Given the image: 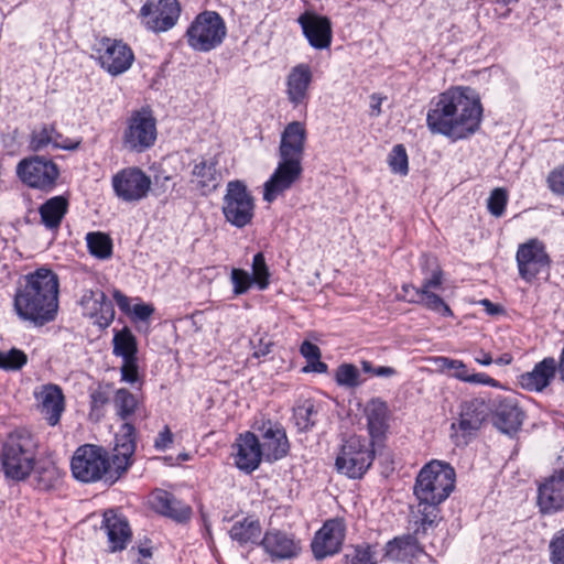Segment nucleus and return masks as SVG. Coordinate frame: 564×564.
<instances>
[{"label": "nucleus", "instance_id": "nucleus-1", "mask_svg": "<svg viewBox=\"0 0 564 564\" xmlns=\"http://www.w3.org/2000/svg\"><path fill=\"white\" fill-rule=\"evenodd\" d=\"M481 117L482 107L476 91L470 87H455L431 102L426 124L432 133L457 141L474 134Z\"/></svg>", "mask_w": 564, "mask_h": 564}, {"label": "nucleus", "instance_id": "nucleus-2", "mask_svg": "<svg viewBox=\"0 0 564 564\" xmlns=\"http://www.w3.org/2000/svg\"><path fill=\"white\" fill-rule=\"evenodd\" d=\"M58 275L46 267L23 276L14 295L17 315L35 326H43L55 319L58 311Z\"/></svg>", "mask_w": 564, "mask_h": 564}, {"label": "nucleus", "instance_id": "nucleus-3", "mask_svg": "<svg viewBox=\"0 0 564 564\" xmlns=\"http://www.w3.org/2000/svg\"><path fill=\"white\" fill-rule=\"evenodd\" d=\"M455 470L448 464L433 460L426 464L416 477L414 495L419 500L413 521L425 532L433 528L440 517L438 506L455 487Z\"/></svg>", "mask_w": 564, "mask_h": 564}, {"label": "nucleus", "instance_id": "nucleus-4", "mask_svg": "<svg viewBox=\"0 0 564 564\" xmlns=\"http://www.w3.org/2000/svg\"><path fill=\"white\" fill-rule=\"evenodd\" d=\"M306 137L305 126L300 121H292L284 128L279 145L278 166L263 185L265 202L272 203L301 178Z\"/></svg>", "mask_w": 564, "mask_h": 564}, {"label": "nucleus", "instance_id": "nucleus-5", "mask_svg": "<svg viewBox=\"0 0 564 564\" xmlns=\"http://www.w3.org/2000/svg\"><path fill=\"white\" fill-rule=\"evenodd\" d=\"M36 443L26 430H15L8 435L1 452L2 470L7 478L25 479L34 469Z\"/></svg>", "mask_w": 564, "mask_h": 564}, {"label": "nucleus", "instance_id": "nucleus-6", "mask_svg": "<svg viewBox=\"0 0 564 564\" xmlns=\"http://www.w3.org/2000/svg\"><path fill=\"white\" fill-rule=\"evenodd\" d=\"M373 442L352 435L340 446L335 466L338 473L351 479L361 478L372 465Z\"/></svg>", "mask_w": 564, "mask_h": 564}, {"label": "nucleus", "instance_id": "nucleus-7", "mask_svg": "<svg viewBox=\"0 0 564 564\" xmlns=\"http://www.w3.org/2000/svg\"><path fill=\"white\" fill-rule=\"evenodd\" d=\"M227 34L224 19L216 11L200 12L186 31L188 45L198 52H209L219 46Z\"/></svg>", "mask_w": 564, "mask_h": 564}, {"label": "nucleus", "instance_id": "nucleus-8", "mask_svg": "<svg viewBox=\"0 0 564 564\" xmlns=\"http://www.w3.org/2000/svg\"><path fill=\"white\" fill-rule=\"evenodd\" d=\"M156 120L150 110L141 109L131 112L122 134V145L130 152L142 153L150 149L156 140Z\"/></svg>", "mask_w": 564, "mask_h": 564}, {"label": "nucleus", "instance_id": "nucleus-9", "mask_svg": "<svg viewBox=\"0 0 564 564\" xmlns=\"http://www.w3.org/2000/svg\"><path fill=\"white\" fill-rule=\"evenodd\" d=\"M254 207V198L243 182L231 181L227 184L223 199V214L229 224L237 228L251 224Z\"/></svg>", "mask_w": 564, "mask_h": 564}, {"label": "nucleus", "instance_id": "nucleus-10", "mask_svg": "<svg viewBox=\"0 0 564 564\" xmlns=\"http://www.w3.org/2000/svg\"><path fill=\"white\" fill-rule=\"evenodd\" d=\"M70 469L74 478L82 482H106L107 452L93 444L79 446L73 455Z\"/></svg>", "mask_w": 564, "mask_h": 564}, {"label": "nucleus", "instance_id": "nucleus-11", "mask_svg": "<svg viewBox=\"0 0 564 564\" xmlns=\"http://www.w3.org/2000/svg\"><path fill=\"white\" fill-rule=\"evenodd\" d=\"M516 261L520 278L528 283L541 273L547 274L552 263L545 245L538 238L519 245Z\"/></svg>", "mask_w": 564, "mask_h": 564}, {"label": "nucleus", "instance_id": "nucleus-12", "mask_svg": "<svg viewBox=\"0 0 564 564\" xmlns=\"http://www.w3.org/2000/svg\"><path fill=\"white\" fill-rule=\"evenodd\" d=\"M17 174L28 186L50 192L55 186L59 171L53 161L43 156H32L19 162Z\"/></svg>", "mask_w": 564, "mask_h": 564}, {"label": "nucleus", "instance_id": "nucleus-13", "mask_svg": "<svg viewBox=\"0 0 564 564\" xmlns=\"http://www.w3.org/2000/svg\"><path fill=\"white\" fill-rule=\"evenodd\" d=\"M181 6L177 0H148L140 10L143 25L154 33L171 30L178 21Z\"/></svg>", "mask_w": 564, "mask_h": 564}, {"label": "nucleus", "instance_id": "nucleus-14", "mask_svg": "<svg viewBox=\"0 0 564 564\" xmlns=\"http://www.w3.org/2000/svg\"><path fill=\"white\" fill-rule=\"evenodd\" d=\"M134 432V426L131 423H123L120 434L116 436L115 454L111 460L107 456V484H115L131 465V456L135 449Z\"/></svg>", "mask_w": 564, "mask_h": 564}, {"label": "nucleus", "instance_id": "nucleus-15", "mask_svg": "<svg viewBox=\"0 0 564 564\" xmlns=\"http://www.w3.org/2000/svg\"><path fill=\"white\" fill-rule=\"evenodd\" d=\"M96 52L101 67L113 76L127 72L134 61L132 50L121 40L102 37Z\"/></svg>", "mask_w": 564, "mask_h": 564}, {"label": "nucleus", "instance_id": "nucleus-16", "mask_svg": "<svg viewBox=\"0 0 564 564\" xmlns=\"http://www.w3.org/2000/svg\"><path fill=\"white\" fill-rule=\"evenodd\" d=\"M536 505L544 516L564 511V468L555 469L539 484Z\"/></svg>", "mask_w": 564, "mask_h": 564}, {"label": "nucleus", "instance_id": "nucleus-17", "mask_svg": "<svg viewBox=\"0 0 564 564\" xmlns=\"http://www.w3.org/2000/svg\"><path fill=\"white\" fill-rule=\"evenodd\" d=\"M150 186V177L137 167L122 170L112 177L113 191L124 202H137L144 198Z\"/></svg>", "mask_w": 564, "mask_h": 564}, {"label": "nucleus", "instance_id": "nucleus-18", "mask_svg": "<svg viewBox=\"0 0 564 564\" xmlns=\"http://www.w3.org/2000/svg\"><path fill=\"white\" fill-rule=\"evenodd\" d=\"M345 539V524L341 519L327 520L312 541V551L317 560L339 552Z\"/></svg>", "mask_w": 564, "mask_h": 564}, {"label": "nucleus", "instance_id": "nucleus-19", "mask_svg": "<svg viewBox=\"0 0 564 564\" xmlns=\"http://www.w3.org/2000/svg\"><path fill=\"white\" fill-rule=\"evenodd\" d=\"M83 315L94 319L100 328H107L115 318L112 302L100 290H85L79 300Z\"/></svg>", "mask_w": 564, "mask_h": 564}, {"label": "nucleus", "instance_id": "nucleus-20", "mask_svg": "<svg viewBox=\"0 0 564 564\" xmlns=\"http://www.w3.org/2000/svg\"><path fill=\"white\" fill-rule=\"evenodd\" d=\"M259 430L261 432L260 448L265 460L275 462L288 455L290 444L280 424L268 421Z\"/></svg>", "mask_w": 564, "mask_h": 564}, {"label": "nucleus", "instance_id": "nucleus-21", "mask_svg": "<svg viewBox=\"0 0 564 564\" xmlns=\"http://www.w3.org/2000/svg\"><path fill=\"white\" fill-rule=\"evenodd\" d=\"M310 45L316 50H324L332 43V23L327 17L304 12L297 19Z\"/></svg>", "mask_w": 564, "mask_h": 564}, {"label": "nucleus", "instance_id": "nucleus-22", "mask_svg": "<svg viewBox=\"0 0 564 564\" xmlns=\"http://www.w3.org/2000/svg\"><path fill=\"white\" fill-rule=\"evenodd\" d=\"M260 545L272 560H286L296 556L301 550L294 535L279 529L268 530Z\"/></svg>", "mask_w": 564, "mask_h": 564}, {"label": "nucleus", "instance_id": "nucleus-23", "mask_svg": "<svg viewBox=\"0 0 564 564\" xmlns=\"http://www.w3.org/2000/svg\"><path fill=\"white\" fill-rule=\"evenodd\" d=\"M411 523H413V535L394 538L393 540L389 541L384 546V557L392 561L405 562L415 557L419 553L422 552L417 539L421 535L426 534L427 531L423 532L421 524H416L413 521V518L411 519Z\"/></svg>", "mask_w": 564, "mask_h": 564}, {"label": "nucleus", "instance_id": "nucleus-24", "mask_svg": "<svg viewBox=\"0 0 564 564\" xmlns=\"http://www.w3.org/2000/svg\"><path fill=\"white\" fill-rule=\"evenodd\" d=\"M101 528L107 534L108 547L112 553L124 550L131 540L132 532L128 520L113 510L105 511Z\"/></svg>", "mask_w": 564, "mask_h": 564}, {"label": "nucleus", "instance_id": "nucleus-25", "mask_svg": "<svg viewBox=\"0 0 564 564\" xmlns=\"http://www.w3.org/2000/svg\"><path fill=\"white\" fill-rule=\"evenodd\" d=\"M237 453L235 455L236 466L248 474L256 470L262 459L260 440L252 432L239 435L236 441Z\"/></svg>", "mask_w": 564, "mask_h": 564}, {"label": "nucleus", "instance_id": "nucleus-26", "mask_svg": "<svg viewBox=\"0 0 564 564\" xmlns=\"http://www.w3.org/2000/svg\"><path fill=\"white\" fill-rule=\"evenodd\" d=\"M557 371V361L553 357H546L538 362L529 372L520 376V384L528 391L541 392L552 380Z\"/></svg>", "mask_w": 564, "mask_h": 564}, {"label": "nucleus", "instance_id": "nucleus-27", "mask_svg": "<svg viewBox=\"0 0 564 564\" xmlns=\"http://www.w3.org/2000/svg\"><path fill=\"white\" fill-rule=\"evenodd\" d=\"M36 398L42 415L50 425H56L65 409L62 389L56 384H46L42 388Z\"/></svg>", "mask_w": 564, "mask_h": 564}, {"label": "nucleus", "instance_id": "nucleus-28", "mask_svg": "<svg viewBox=\"0 0 564 564\" xmlns=\"http://www.w3.org/2000/svg\"><path fill=\"white\" fill-rule=\"evenodd\" d=\"M152 506L162 516L180 523L189 520L192 514V508L188 505L164 490H158L153 494Z\"/></svg>", "mask_w": 564, "mask_h": 564}, {"label": "nucleus", "instance_id": "nucleus-29", "mask_svg": "<svg viewBox=\"0 0 564 564\" xmlns=\"http://www.w3.org/2000/svg\"><path fill=\"white\" fill-rule=\"evenodd\" d=\"M495 419L497 427L506 434L517 432L523 423L524 413L518 405L514 398H503L499 400Z\"/></svg>", "mask_w": 564, "mask_h": 564}, {"label": "nucleus", "instance_id": "nucleus-30", "mask_svg": "<svg viewBox=\"0 0 564 564\" xmlns=\"http://www.w3.org/2000/svg\"><path fill=\"white\" fill-rule=\"evenodd\" d=\"M311 82L312 72L307 64H299L291 69L286 80V94L294 107L306 100Z\"/></svg>", "mask_w": 564, "mask_h": 564}, {"label": "nucleus", "instance_id": "nucleus-31", "mask_svg": "<svg viewBox=\"0 0 564 564\" xmlns=\"http://www.w3.org/2000/svg\"><path fill=\"white\" fill-rule=\"evenodd\" d=\"M368 430L372 442L380 440L389 427V408L386 401L373 398L365 408Z\"/></svg>", "mask_w": 564, "mask_h": 564}, {"label": "nucleus", "instance_id": "nucleus-32", "mask_svg": "<svg viewBox=\"0 0 564 564\" xmlns=\"http://www.w3.org/2000/svg\"><path fill=\"white\" fill-rule=\"evenodd\" d=\"M489 408L484 399L475 398L462 404L459 427L470 434L480 429L486 420Z\"/></svg>", "mask_w": 564, "mask_h": 564}, {"label": "nucleus", "instance_id": "nucleus-33", "mask_svg": "<svg viewBox=\"0 0 564 564\" xmlns=\"http://www.w3.org/2000/svg\"><path fill=\"white\" fill-rule=\"evenodd\" d=\"M68 210V199L58 195L48 198L39 208L41 224L48 230H57Z\"/></svg>", "mask_w": 564, "mask_h": 564}, {"label": "nucleus", "instance_id": "nucleus-34", "mask_svg": "<svg viewBox=\"0 0 564 564\" xmlns=\"http://www.w3.org/2000/svg\"><path fill=\"white\" fill-rule=\"evenodd\" d=\"M262 529L258 520L245 518L242 521L234 523L229 531L231 540L238 542L240 545L248 543H257L260 539Z\"/></svg>", "mask_w": 564, "mask_h": 564}, {"label": "nucleus", "instance_id": "nucleus-35", "mask_svg": "<svg viewBox=\"0 0 564 564\" xmlns=\"http://www.w3.org/2000/svg\"><path fill=\"white\" fill-rule=\"evenodd\" d=\"M112 344L113 355L121 357L122 360L137 358V339L128 327L115 332Z\"/></svg>", "mask_w": 564, "mask_h": 564}, {"label": "nucleus", "instance_id": "nucleus-36", "mask_svg": "<svg viewBox=\"0 0 564 564\" xmlns=\"http://www.w3.org/2000/svg\"><path fill=\"white\" fill-rule=\"evenodd\" d=\"M33 470L35 486L40 490H51L58 486L62 480V470L52 463L40 465Z\"/></svg>", "mask_w": 564, "mask_h": 564}, {"label": "nucleus", "instance_id": "nucleus-37", "mask_svg": "<svg viewBox=\"0 0 564 564\" xmlns=\"http://www.w3.org/2000/svg\"><path fill=\"white\" fill-rule=\"evenodd\" d=\"M410 302L421 304L427 310L437 312L443 316L453 315L451 307L434 292L415 291Z\"/></svg>", "mask_w": 564, "mask_h": 564}, {"label": "nucleus", "instance_id": "nucleus-38", "mask_svg": "<svg viewBox=\"0 0 564 564\" xmlns=\"http://www.w3.org/2000/svg\"><path fill=\"white\" fill-rule=\"evenodd\" d=\"M113 405L117 415L122 421H128L137 410L138 400L129 390L121 388L115 393Z\"/></svg>", "mask_w": 564, "mask_h": 564}, {"label": "nucleus", "instance_id": "nucleus-39", "mask_svg": "<svg viewBox=\"0 0 564 564\" xmlns=\"http://www.w3.org/2000/svg\"><path fill=\"white\" fill-rule=\"evenodd\" d=\"M89 252L98 259H108L112 253V240L100 231L88 232L86 236Z\"/></svg>", "mask_w": 564, "mask_h": 564}, {"label": "nucleus", "instance_id": "nucleus-40", "mask_svg": "<svg viewBox=\"0 0 564 564\" xmlns=\"http://www.w3.org/2000/svg\"><path fill=\"white\" fill-rule=\"evenodd\" d=\"M335 381L339 387L356 389L365 382V379L361 378L360 371L355 365L345 362L337 367Z\"/></svg>", "mask_w": 564, "mask_h": 564}, {"label": "nucleus", "instance_id": "nucleus-41", "mask_svg": "<svg viewBox=\"0 0 564 564\" xmlns=\"http://www.w3.org/2000/svg\"><path fill=\"white\" fill-rule=\"evenodd\" d=\"M317 411L311 401L299 404L293 410V421L299 432H307L315 425Z\"/></svg>", "mask_w": 564, "mask_h": 564}, {"label": "nucleus", "instance_id": "nucleus-42", "mask_svg": "<svg viewBox=\"0 0 564 564\" xmlns=\"http://www.w3.org/2000/svg\"><path fill=\"white\" fill-rule=\"evenodd\" d=\"M193 176L202 188L214 189L217 186V173L214 163L203 161L196 164L193 169Z\"/></svg>", "mask_w": 564, "mask_h": 564}, {"label": "nucleus", "instance_id": "nucleus-43", "mask_svg": "<svg viewBox=\"0 0 564 564\" xmlns=\"http://www.w3.org/2000/svg\"><path fill=\"white\" fill-rule=\"evenodd\" d=\"M28 362V356L18 348L0 350V369L4 371H18Z\"/></svg>", "mask_w": 564, "mask_h": 564}, {"label": "nucleus", "instance_id": "nucleus-44", "mask_svg": "<svg viewBox=\"0 0 564 564\" xmlns=\"http://www.w3.org/2000/svg\"><path fill=\"white\" fill-rule=\"evenodd\" d=\"M375 554L369 544L356 545L345 554L344 564H377Z\"/></svg>", "mask_w": 564, "mask_h": 564}, {"label": "nucleus", "instance_id": "nucleus-45", "mask_svg": "<svg viewBox=\"0 0 564 564\" xmlns=\"http://www.w3.org/2000/svg\"><path fill=\"white\" fill-rule=\"evenodd\" d=\"M252 280L259 290H265L270 284V271L262 252L254 254L252 260Z\"/></svg>", "mask_w": 564, "mask_h": 564}, {"label": "nucleus", "instance_id": "nucleus-46", "mask_svg": "<svg viewBox=\"0 0 564 564\" xmlns=\"http://www.w3.org/2000/svg\"><path fill=\"white\" fill-rule=\"evenodd\" d=\"M388 163L393 173L406 175L409 172V161L406 150L403 144H397L392 148Z\"/></svg>", "mask_w": 564, "mask_h": 564}, {"label": "nucleus", "instance_id": "nucleus-47", "mask_svg": "<svg viewBox=\"0 0 564 564\" xmlns=\"http://www.w3.org/2000/svg\"><path fill=\"white\" fill-rule=\"evenodd\" d=\"M438 366L443 370H452V376L460 381L466 382L468 379V376L470 371L468 370L467 366L462 361L457 359H451L448 357H440L437 359Z\"/></svg>", "mask_w": 564, "mask_h": 564}, {"label": "nucleus", "instance_id": "nucleus-48", "mask_svg": "<svg viewBox=\"0 0 564 564\" xmlns=\"http://www.w3.org/2000/svg\"><path fill=\"white\" fill-rule=\"evenodd\" d=\"M508 202V194L505 188H495L488 198V210L491 215L500 217L503 215Z\"/></svg>", "mask_w": 564, "mask_h": 564}, {"label": "nucleus", "instance_id": "nucleus-49", "mask_svg": "<svg viewBox=\"0 0 564 564\" xmlns=\"http://www.w3.org/2000/svg\"><path fill=\"white\" fill-rule=\"evenodd\" d=\"M230 280L236 295L245 294L253 283L251 275L242 269H232Z\"/></svg>", "mask_w": 564, "mask_h": 564}, {"label": "nucleus", "instance_id": "nucleus-50", "mask_svg": "<svg viewBox=\"0 0 564 564\" xmlns=\"http://www.w3.org/2000/svg\"><path fill=\"white\" fill-rule=\"evenodd\" d=\"M52 133H55L54 126H43L41 129L34 130L31 138V148L34 151H40L51 144Z\"/></svg>", "mask_w": 564, "mask_h": 564}, {"label": "nucleus", "instance_id": "nucleus-51", "mask_svg": "<svg viewBox=\"0 0 564 564\" xmlns=\"http://www.w3.org/2000/svg\"><path fill=\"white\" fill-rule=\"evenodd\" d=\"M549 549L551 563L564 564V529H561L554 534Z\"/></svg>", "mask_w": 564, "mask_h": 564}, {"label": "nucleus", "instance_id": "nucleus-52", "mask_svg": "<svg viewBox=\"0 0 564 564\" xmlns=\"http://www.w3.org/2000/svg\"><path fill=\"white\" fill-rule=\"evenodd\" d=\"M546 184L554 195L564 196V163L549 173Z\"/></svg>", "mask_w": 564, "mask_h": 564}, {"label": "nucleus", "instance_id": "nucleus-53", "mask_svg": "<svg viewBox=\"0 0 564 564\" xmlns=\"http://www.w3.org/2000/svg\"><path fill=\"white\" fill-rule=\"evenodd\" d=\"M443 281V272L438 265L435 267V269L432 271V274L430 278L424 279L422 282V285L420 288H414L412 285H403L404 292H409L410 289L415 291H425V292H432V289H438L442 285Z\"/></svg>", "mask_w": 564, "mask_h": 564}, {"label": "nucleus", "instance_id": "nucleus-54", "mask_svg": "<svg viewBox=\"0 0 564 564\" xmlns=\"http://www.w3.org/2000/svg\"><path fill=\"white\" fill-rule=\"evenodd\" d=\"M109 391L106 388L98 387L90 393V415H101V410L109 402Z\"/></svg>", "mask_w": 564, "mask_h": 564}, {"label": "nucleus", "instance_id": "nucleus-55", "mask_svg": "<svg viewBox=\"0 0 564 564\" xmlns=\"http://www.w3.org/2000/svg\"><path fill=\"white\" fill-rule=\"evenodd\" d=\"M250 346L253 349L252 357L259 359L271 352L274 343L267 335H263L257 340L250 339Z\"/></svg>", "mask_w": 564, "mask_h": 564}, {"label": "nucleus", "instance_id": "nucleus-56", "mask_svg": "<svg viewBox=\"0 0 564 564\" xmlns=\"http://www.w3.org/2000/svg\"><path fill=\"white\" fill-rule=\"evenodd\" d=\"M361 369L365 373H370L376 377L390 378L397 375V369L389 366H378L375 367L372 362L368 360H362L360 362Z\"/></svg>", "mask_w": 564, "mask_h": 564}, {"label": "nucleus", "instance_id": "nucleus-57", "mask_svg": "<svg viewBox=\"0 0 564 564\" xmlns=\"http://www.w3.org/2000/svg\"><path fill=\"white\" fill-rule=\"evenodd\" d=\"M121 379L128 383H134L139 379L138 365L135 359L123 360L121 366Z\"/></svg>", "mask_w": 564, "mask_h": 564}, {"label": "nucleus", "instance_id": "nucleus-58", "mask_svg": "<svg viewBox=\"0 0 564 564\" xmlns=\"http://www.w3.org/2000/svg\"><path fill=\"white\" fill-rule=\"evenodd\" d=\"M172 443H173V434H172L171 430L167 426H165L159 433L158 437L155 438L154 447L158 451H164L167 447H170Z\"/></svg>", "mask_w": 564, "mask_h": 564}, {"label": "nucleus", "instance_id": "nucleus-59", "mask_svg": "<svg viewBox=\"0 0 564 564\" xmlns=\"http://www.w3.org/2000/svg\"><path fill=\"white\" fill-rule=\"evenodd\" d=\"M51 144L57 149L74 150L78 147L79 142H73L55 130V133H52Z\"/></svg>", "mask_w": 564, "mask_h": 564}, {"label": "nucleus", "instance_id": "nucleus-60", "mask_svg": "<svg viewBox=\"0 0 564 564\" xmlns=\"http://www.w3.org/2000/svg\"><path fill=\"white\" fill-rule=\"evenodd\" d=\"M300 351L306 360L321 358V349L318 346L307 340L301 345Z\"/></svg>", "mask_w": 564, "mask_h": 564}, {"label": "nucleus", "instance_id": "nucleus-61", "mask_svg": "<svg viewBox=\"0 0 564 564\" xmlns=\"http://www.w3.org/2000/svg\"><path fill=\"white\" fill-rule=\"evenodd\" d=\"M468 383L482 384L489 387H497L498 382L494 378L489 377L484 372L479 373H469L467 381Z\"/></svg>", "mask_w": 564, "mask_h": 564}, {"label": "nucleus", "instance_id": "nucleus-62", "mask_svg": "<svg viewBox=\"0 0 564 564\" xmlns=\"http://www.w3.org/2000/svg\"><path fill=\"white\" fill-rule=\"evenodd\" d=\"M134 316L140 321H147L154 312V307L151 304H135L132 308Z\"/></svg>", "mask_w": 564, "mask_h": 564}, {"label": "nucleus", "instance_id": "nucleus-63", "mask_svg": "<svg viewBox=\"0 0 564 564\" xmlns=\"http://www.w3.org/2000/svg\"><path fill=\"white\" fill-rule=\"evenodd\" d=\"M370 116L371 117H379L381 115V105L382 101L386 99V97L381 96L380 94H372L370 95Z\"/></svg>", "mask_w": 564, "mask_h": 564}, {"label": "nucleus", "instance_id": "nucleus-64", "mask_svg": "<svg viewBox=\"0 0 564 564\" xmlns=\"http://www.w3.org/2000/svg\"><path fill=\"white\" fill-rule=\"evenodd\" d=\"M304 372L324 373L327 371V365L319 359L307 360V365L303 368Z\"/></svg>", "mask_w": 564, "mask_h": 564}]
</instances>
